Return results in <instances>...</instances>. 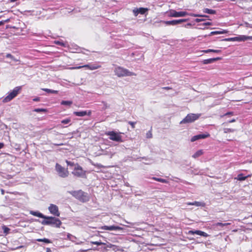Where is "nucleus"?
<instances>
[{"mask_svg":"<svg viewBox=\"0 0 252 252\" xmlns=\"http://www.w3.org/2000/svg\"><path fill=\"white\" fill-rule=\"evenodd\" d=\"M44 219L41 221V223L43 225H51L54 227H60L62 224L61 221L55 217L46 216Z\"/></svg>","mask_w":252,"mask_h":252,"instance_id":"f257e3e1","label":"nucleus"},{"mask_svg":"<svg viewBox=\"0 0 252 252\" xmlns=\"http://www.w3.org/2000/svg\"><path fill=\"white\" fill-rule=\"evenodd\" d=\"M71 194L82 202H87L89 200V196L88 193L81 190L73 191L71 192Z\"/></svg>","mask_w":252,"mask_h":252,"instance_id":"f03ea898","label":"nucleus"},{"mask_svg":"<svg viewBox=\"0 0 252 252\" xmlns=\"http://www.w3.org/2000/svg\"><path fill=\"white\" fill-rule=\"evenodd\" d=\"M169 15L170 17H184L186 15H190L193 17H207L206 16H204L199 14H188L186 11H179L177 12L174 10H171L169 12Z\"/></svg>","mask_w":252,"mask_h":252,"instance_id":"7ed1b4c3","label":"nucleus"},{"mask_svg":"<svg viewBox=\"0 0 252 252\" xmlns=\"http://www.w3.org/2000/svg\"><path fill=\"white\" fill-rule=\"evenodd\" d=\"M114 72L115 74L119 77L136 75L134 73L130 72L127 69L120 66L116 67Z\"/></svg>","mask_w":252,"mask_h":252,"instance_id":"20e7f679","label":"nucleus"},{"mask_svg":"<svg viewBox=\"0 0 252 252\" xmlns=\"http://www.w3.org/2000/svg\"><path fill=\"white\" fill-rule=\"evenodd\" d=\"M200 116V114H189L182 121L180 122V124H182L192 123L197 120Z\"/></svg>","mask_w":252,"mask_h":252,"instance_id":"39448f33","label":"nucleus"},{"mask_svg":"<svg viewBox=\"0 0 252 252\" xmlns=\"http://www.w3.org/2000/svg\"><path fill=\"white\" fill-rule=\"evenodd\" d=\"M106 134L107 135L109 136V138L112 141L118 142H122L123 141L121 133H117L114 131H111L107 132Z\"/></svg>","mask_w":252,"mask_h":252,"instance_id":"423d86ee","label":"nucleus"},{"mask_svg":"<svg viewBox=\"0 0 252 252\" xmlns=\"http://www.w3.org/2000/svg\"><path fill=\"white\" fill-rule=\"evenodd\" d=\"M21 89V87H15L12 92H10L3 99L4 102H7L14 98L19 93Z\"/></svg>","mask_w":252,"mask_h":252,"instance_id":"0eeeda50","label":"nucleus"},{"mask_svg":"<svg viewBox=\"0 0 252 252\" xmlns=\"http://www.w3.org/2000/svg\"><path fill=\"white\" fill-rule=\"evenodd\" d=\"M56 170L58 175L62 178H65L68 175V171L61 165L57 163L56 165Z\"/></svg>","mask_w":252,"mask_h":252,"instance_id":"6e6552de","label":"nucleus"},{"mask_svg":"<svg viewBox=\"0 0 252 252\" xmlns=\"http://www.w3.org/2000/svg\"><path fill=\"white\" fill-rule=\"evenodd\" d=\"M101 66L97 63L88 64L82 66H78L76 67H71L70 69H76L81 68H87L90 70H93L100 68Z\"/></svg>","mask_w":252,"mask_h":252,"instance_id":"1a4fd4ad","label":"nucleus"},{"mask_svg":"<svg viewBox=\"0 0 252 252\" xmlns=\"http://www.w3.org/2000/svg\"><path fill=\"white\" fill-rule=\"evenodd\" d=\"M72 174L77 177H82L85 174V171L83 170L81 166L78 164L74 167V171L72 172Z\"/></svg>","mask_w":252,"mask_h":252,"instance_id":"9d476101","label":"nucleus"},{"mask_svg":"<svg viewBox=\"0 0 252 252\" xmlns=\"http://www.w3.org/2000/svg\"><path fill=\"white\" fill-rule=\"evenodd\" d=\"M188 19H179V20H173L171 21H161L160 22L163 23L166 25H172L175 26L177 24H181L183 22L187 21Z\"/></svg>","mask_w":252,"mask_h":252,"instance_id":"9b49d317","label":"nucleus"},{"mask_svg":"<svg viewBox=\"0 0 252 252\" xmlns=\"http://www.w3.org/2000/svg\"><path fill=\"white\" fill-rule=\"evenodd\" d=\"M252 38V36H247L246 35H239L238 36H236L232 38H228L224 39V41H245L248 39Z\"/></svg>","mask_w":252,"mask_h":252,"instance_id":"f8f14e48","label":"nucleus"},{"mask_svg":"<svg viewBox=\"0 0 252 252\" xmlns=\"http://www.w3.org/2000/svg\"><path fill=\"white\" fill-rule=\"evenodd\" d=\"M48 209L50 212L53 215L57 217L60 216V214L59 211L58 207L56 205L52 204H50Z\"/></svg>","mask_w":252,"mask_h":252,"instance_id":"ddd939ff","label":"nucleus"},{"mask_svg":"<svg viewBox=\"0 0 252 252\" xmlns=\"http://www.w3.org/2000/svg\"><path fill=\"white\" fill-rule=\"evenodd\" d=\"M209 136L210 134L207 132L203 134H199L192 136L190 139V141L193 142L199 139L206 138Z\"/></svg>","mask_w":252,"mask_h":252,"instance_id":"4468645a","label":"nucleus"},{"mask_svg":"<svg viewBox=\"0 0 252 252\" xmlns=\"http://www.w3.org/2000/svg\"><path fill=\"white\" fill-rule=\"evenodd\" d=\"M101 229L104 230H122L123 228L118 226L115 225H111V226H106L104 225L101 227Z\"/></svg>","mask_w":252,"mask_h":252,"instance_id":"2eb2a0df","label":"nucleus"},{"mask_svg":"<svg viewBox=\"0 0 252 252\" xmlns=\"http://www.w3.org/2000/svg\"><path fill=\"white\" fill-rule=\"evenodd\" d=\"M189 233L191 234H197L205 237H207V236H208V234L207 233L201 230H191L189 231Z\"/></svg>","mask_w":252,"mask_h":252,"instance_id":"dca6fc26","label":"nucleus"},{"mask_svg":"<svg viewBox=\"0 0 252 252\" xmlns=\"http://www.w3.org/2000/svg\"><path fill=\"white\" fill-rule=\"evenodd\" d=\"M91 114V111H89L87 112V111H82L79 112H74V114L75 116H79V117H83L84 116H86L87 115H90Z\"/></svg>","mask_w":252,"mask_h":252,"instance_id":"f3484780","label":"nucleus"},{"mask_svg":"<svg viewBox=\"0 0 252 252\" xmlns=\"http://www.w3.org/2000/svg\"><path fill=\"white\" fill-rule=\"evenodd\" d=\"M220 60V58L218 57V58H211V59L204 60L202 62L204 64H206L212 63H214V62Z\"/></svg>","mask_w":252,"mask_h":252,"instance_id":"a211bd4d","label":"nucleus"},{"mask_svg":"<svg viewBox=\"0 0 252 252\" xmlns=\"http://www.w3.org/2000/svg\"><path fill=\"white\" fill-rule=\"evenodd\" d=\"M30 214L41 218L44 219L45 218H46V216H44L43 214L38 211H31L30 212Z\"/></svg>","mask_w":252,"mask_h":252,"instance_id":"6ab92c4d","label":"nucleus"},{"mask_svg":"<svg viewBox=\"0 0 252 252\" xmlns=\"http://www.w3.org/2000/svg\"><path fill=\"white\" fill-rule=\"evenodd\" d=\"M187 204L188 205H195L196 206L204 207L205 203L203 202L194 201L193 202H188Z\"/></svg>","mask_w":252,"mask_h":252,"instance_id":"aec40b11","label":"nucleus"},{"mask_svg":"<svg viewBox=\"0 0 252 252\" xmlns=\"http://www.w3.org/2000/svg\"><path fill=\"white\" fill-rule=\"evenodd\" d=\"M203 154L202 150H198L196 152H195L192 156V157L194 158H197L201 156Z\"/></svg>","mask_w":252,"mask_h":252,"instance_id":"412c9836","label":"nucleus"},{"mask_svg":"<svg viewBox=\"0 0 252 252\" xmlns=\"http://www.w3.org/2000/svg\"><path fill=\"white\" fill-rule=\"evenodd\" d=\"M203 12L210 14H215L216 13V11L215 10L211 9L209 8H204L203 9Z\"/></svg>","mask_w":252,"mask_h":252,"instance_id":"4be33fe9","label":"nucleus"},{"mask_svg":"<svg viewBox=\"0 0 252 252\" xmlns=\"http://www.w3.org/2000/svg\"><path fill=\"white\" fill-rule=\"evenodd\" d=\"M227 32L225 30L222 31H214L210 33V35H215V34H223L226 33Z\"/></svg>","mask_w":252,"mask_h":252,"instance_id":"5701e85b","label":"nucleus"},{"mask_svg":"<svg viewBox=\"0 0 252 252\" xmlns=\"http://www.w3.org/2000/svg\"><path fill=\"white\" fill-rule=\"evenodd\" d=\"M153 179L155 181H158V182H159L161 183H168V181L167 180L164 179H162V178L153 177Z\"/></svg>","mask_w":252,"mask_h":252,"instance_id":"b1692460","label":"nucleus"},{"mask_svg":"<svg viewBox=\"0 0 252 252\" xmlns=\"http://www.w3.org/2000/svg\"><path fill=\"white\" fill-rule=\"evenodd\" d=\"M42 90L48 93H52V94H57L58 93V91L51 90L49 89L43 88Z\"/></svg>","mask_w":252,"mask_h":252,"instance_id":"393cba45","label":"nucleus"},{"mask_svg":"<svg viewBox=\"0 0 252 252\" xmlns=\"http://www.w3.org/2000/svg\"><path fill=\"white\" fill-rule=\"evenodd\" d=\"M36 241L37 242H43L46 243H51L52 242L50 240L47 238L37 239Z\"/></svg>","mask_w":252,"mask_h":252,"instance_id":"a878e982","label":"nucleus"},{"mask_svg":"<svg viewBox=\"0 0 252 252\" xmlns=\"http://www.w3.org/2000/svg\"><path fill=\"white\" fill-rule=\"evenodd\" d=\"M203 52L206 53H210V52L219 53L221 52V51L220 50L208 49V50H204Z\"/></svg>","mask_w":252,"mask_h":252,"instance_id":"bb28decb","label":"nucleus"},{"mask_svg":"<svg viewBox=\"0 0 252 252\" xmlns=\"http://www.w3.org/2000/svg\"><path fill=\"white\" fill-rule=\"evenodd\" d=\"M2 229L3 231V233L5 235L8 234L9 232V231L10 230V229L5 225H3L2 226Z\"/></svg>","mask_w":252,"mask_h":252,"instance_id":"cd10ccee","label":"nucleus"},{"mask_svg":"<svg viewBox=\"0 0 252 252\" xmlns=\"http://www.w3.org/2000/svg\"><path fill=\"white\" fill-rule=\"evenodd\" d=\"M139 14L140 13L141 14H144L145 13L146 11H148L147 8H145L143 7H141L139 8H138Z\"/></svg>","mask_w":252,"mask_h":252,"instance_id":"c85d7f7f","label":"nucleus"},{"mask_svg":"<svg viewBox=\"0 0 252 252\" xmlns=\"http://www.w3.org/2000/svg\"><path fill=\"white\" fill-rule=\"evenodd\" d=\"M246 178H247L246 176H244L242 174H239V175H238L236 179L239 181H243V180H245L246 179Z\"/></svg>","mask_w":252,"mask_h":252,"instance_id":"c756f323","label":"nucleus"},{"mask_svg":"<svg viewBox=\"0 0 252 252\" xmlns=\"http://www.w3.org/2000/svg\"><path fill=\"white\" fill-rule=\"evenodd\" d=\"M72 104V101H65L63 100L61 102V104L63 105H70Z\"/></svg>","mask_w":252,"mask_h":252,"instance_id":"7c9ffc66","label":"nucleus"},{"mask_svg":"<svg viewBox=\"0 0 252 252\" xmlns=\"http://www.w3.org/2000/svg\"><path fill=\"white\" fill-rule=\"evenodd\" d=\"M213 226L214 228H217L218 226L222 227L224 226V224H223V223H222V222H217V223H214L213 225Z\"/></svg>","mask_w":252,"mask_h":252,"instance_id":"2f4dec72","label":"nucleus"},{"mask_svg":"<svg viewBox=\"0 0 252 252\" xmlns=\"http://www.w3.org/2000/svg\"><path fill=\"white\" fill-rule=\"evenodd\" d=\"M90 243L92 244L96 245L97 246H100L102 245H105L104 243H102L101 242H98V241H91Z\"/></svg>","mask_w":252,"mask_h":252,"instance_id":"473e14b6","label":"nucleus"},{"mask_svg":"<svg viewBox=\"0 0 252 252\" xmlns=\"http://www.w3.org/2000/svg\"><path fill=\"white\" fill-rule=\"evenodd\" d=\"M6 57L7 58H10L11 60H13L15 62H17L18 60L16 59L14 56H13L11 54H7L6 55Z\"/></svg>","mask_w":252,"mask_h":252,"instance_id":"72a5a7b5","label":"nucleus"},{"mask_svg":"<svg viewBox=\"0 0 252 252\" xmlns=\"http://www.w3.org/2000/svg\"><path fill=\"white\" fill-rule=\"evenodd\" d=\"M33 111L39 113L43 112H45L47 111V110L46 109L43 108H36L34 109Z\"/></svg>","mask_w":252,"mask_h":252,"instance_id":"f704fd0d","label":"nucleus"},{"mask_svg":"<svg viewBox=\"0 0 252 252\" xmlns=\"http://www.w3.org/2000/svg\"><path fill=\"white\" fill-rule=\"evenodd\" d=\"M71 121V120L70 119H64V120H63L61 121V123L62 124H68L69 122H70Z\"/></svg>","mask_w":252,"mask_h":252,"instance_id":"c9c22d12","label":"nucleus"},{"mask_svg":"<svg viewBox=\"0 0 252 252\" xmlns=\"http://www.w3.org/2000/svg\"><path fill=\"white\" fill-rule=\"evenodd\" d=\"M66 163H67L68 166H76V164H75L73 162H71L70 161H68L67 160H66Z\"/></svg>","mask_w":252,"mask_h":252,"instance_id":"e433bc0d","label":"nucleus"},{"mask_svg":"<svg viewBox=\"0 0 252 252\" xmlns=\"http://www.w3.org/2000/svg\"><path fill=\"white\" fill-rule=\"evenodd\" d=\"M234 131V129L231 128H224V133H228V132H232Z\"/></svg>","mask_w":252,"mask_h":252,"instance_id":"4c0bfd02","label":"nucleus"},{"mask_svg":"<svg viewBox=\"0 0 252 252\" xmlns=\"http://www.w3.org/2000/svg\"><path fill=\"white\" fill-rule=\"evenodd\" d=\"M107 247L108 248H113V249L114 250H115L116 249V248L117 247L115 245H112L111 244H109L107 246Z\"/></svg>","mask_w":252,"mask_h":252,"instance_id":"58836bf2","label":"nucleus"},{"mask_svg":"<svg viewBox=\"0 0 252 252\" xmlns=\"http://www.w3.org/2000/svg\"><path fill=\"white\" fill-rule=\"evenodd\" d=\"M133 13L135 16H137L139 14L138 8H135L133 10Z\"/></svg>","mask_w":252,"mask_h":252,"instance_id":"ea45409f","label":"nucleus"},{"mask_svg":"<svg viewBox=\"0 0 252 252\" xmlns=\"http://www.w3.org/2000/svg\"><path fill=\"white\" fill-rule=\"evenodd\" d=\"M128 123L132 126L133 128L135 127V125L136 124V122L129 121Z\"/></svg>","mask_w":252,"mask_h":252,"instance_id":"a19ab883","label":"nucleus"},{"mask_svg":"<svg viewBox=\"0 0 252 252\" xmlns=\"http://www.w3.org/2000/svg\"><path fill=\"white\" fill-rule=\"evenodd\" d=\"M146 137L147 138H150L152 137V134L150 131L147 133Z\"/></svg>","mask_w":252,"mask_h":252,"instance_id":"79ce46f5","label":"nucleus"},{"mask_svg":"<svg viewBox=\"0 0 252 252\" xmlns=\"http://www.w3.org/2000/svg\"><path fill=\"white\" fill-rule=\"evenodd\" d=\"M55 43H56V44H58V45H61L62 46H65L64 43H63V42H61V41H55Z\"/></svg>","mask_w":252,"mask_h":252,"instance_id":"37998d69","label":"nucleus"},{"mask_svg":"<svg viewBox=\"0 0 252 252\" xmlns=\"http://www.w3.org/2000/svg\"><path fill=\"white\" fill-rule=\"evenodd\" d=\"M102 103L103 104V108L104 109H107L109 107V105L106 102H103Z\"/></svg>","mask_w":252,"mask_h":252,"instance_id":"c03bdc74","label":"nucleus"},{"mask_svg":"<svg viewBox=\"0 0 252 252\" xmlns=\"http://www.w3.org/2000/svg\"><path fill=\"white\" fill-rule=\"evenodd\" d=\"M162 89H164V90H170V89H171V88L169 87H165L162 88Z\"/></svg>","mask_w":252,"mask_h":252,"instance_id":"a18cd8bd","label":"nucleus"},{"mask_svg":"<svg viewBox=\"0 0 252 252\" xmlns=\"http://www.w3.org/2000/svg\"><path fill=\"white\" fill-rule=\"evenodd\" d=\"M202 21H203V19H196L195 20V21L196 22H199Z\"/></svg>","mask_w":252,"mask_h":252,"instance_id":"49530a36","label":"nucleus"},{"mask_svg":"<svg viewBox=\"0 0 252 252\" xmlns=\"http://www.w3.org/2000/svg\"><path fill=\"white\" fill-rule=\"evenodd\" d=\"M33 100L34 101H39V97H36V98H34L33 99Z\"/></svg>","mask_w":252,"mask_h":252,"instance_id":"de8ad7c7","label":"nucleus"},{"mask_svg":"<svg viewBox=\"0 0 252 252\" xmlns=\"http://www.w3.org/2000/svg\"><path fill=\"white\" fill-rule=\"evenodd\" d=\"M204 25H211V23L210 22H208L204 23Z\"/></svg>","mask_w":252,"mask_h":252,"instance_id":"09e8293b","label":"nucleus"},{"mask_svg":"<svg viewBox=\"0 0 252 252\" xmlns=\"http://www.w3.org/2000/svg\"><path fill=\"white\" fill-rule=\"evenodd\" d=\"M24 246H20L19 247H16L15 250H17V249H20V248H23Z\"/></svg>","mask_w":252,"mask_h":252,"instance_id":"8fccbe9b","label":"nucleus"},{"mask_svg":"<svg viewBox=\"0 0 252 252\" xmlns=\"http://www.w3.org/2000/svg\"><path fill=\"white\" fill-rule=\"evenodd\" d=\"M4 144L2 143H0V149L3 148Z\"/></svg>","mask_w":252,"mask_h":252,"instance_id":"3c124183","label":"nucleus"},{"mask_svg":"<svg viewBox=\"0 0 252 252\" xmlns=\"http://www.w3.org/2000/svg\"><path fill=\"white\" fill-rule=\"evenodd\" d=\"M51 249L49 248H46V252H51Z\"/></svg>","mask_w":252,"mask_h":252,"instance_id":"603ef678","label":"nucleus"},{"mask_svg":"<svg viewBox=\"0 0 252 252\" xmlns=\"http://www.w3.org/2000/svg\"><path fill=\"white\" fill-rule=\"evenodd\" d=\"M72 236L71 234H67V238L69 239H71V237Z\"/></svg>","mask_w":252,"mask_h":252,"instance_id":"864d4df0","label":"nucleus"},{"mask_svg":"<svg viewBox=\"0 0 252 252\" xmlns=\"http://www.w3.org/2000/svg\"><path fill=\"white\" fill-rule=\"evenodd\" d=\"M224 226H227L230 224V223H223Z\"/></svg>","mask_w":252,"mask_h":252,"instance_id":"5fc2aeb1","label":"nucleus"},{"mask_svg":"<svg viewBox=\"0 0 252 252\" xmlns=\"http://www.w3.org/2000/svg\"><path fill=\"white\" fill-rule=\"evenodd\" d=\"M1 193L2 195L4 194V190L3 189H1Z\"/></svg>","mask_w":252,"mask_h":252,"instance_id":"6e6d98bb","label":"nucleus"},{"mask_svg":"<svg viewBox=\"0 0 252 252\" xmlns=\"http://www.w3.org/2000/svg\"><path fill=\"white\" fill-rule=\"evenodd\" d=\"M56 146H60V145H63V144L62 143H61V144H54Z\"/></svg>","mask_w":252,"mask_h":252,"instance_id":"4d7b16f0","label":"nucleus"},{"mask_svg":"<svg viewBox=\"0 0 252 252\" xmlns=\"http://www.w3.org/2000/svg\"><path fill=\"white\" fill-rule=\"evenodd\" d=\"M3 24V22L2 21H0V26L2 25Z\"/></svg>","mask_w":252,"mask_h":252,"instance_id":"13d9d810","label":"nucleus"},{"mask_svg":"<svg viewBox=\"0 0 252 252\" xmlns=\"http://www.w3.org/2000/svg\"><path fill=\"white\" fill-rule=\"evenodd\" d=\"M235 120L234 119H233V120H232L230 121H229V123H232V122H235Z\"/></svg>","mask_w":252,"mask_h":252,"instance_id":"bf43d9fd","label":"nucleus"},{"mask_svg":"<svg viewBox=\"0 0 252 252\" xmlns=\"http://www.w3.org/2000/svg\"><path fill=\"white\" fill-rule=\"evenodd\" d=\"M17 0H10V1H11V2H14V1H17Z\"/></svg>","mask_w":252,"mask_h":252,"instance_id":"052dcab7","label":"nucleus"},{"mask_svg":"<svg viewBox=\"0 0 252 252\" xmlns=\"http://www.w3.org/2000/svg\"><path fill=\"white\" fill-rule=\"evenodd\" d=\"M88 251V250H82V251H82V252H86V251Z\"/></svg>","mask_w":252,"mask_h":252,"instance_id":"680f3d73","label":"nucleus"}]
</instances>
